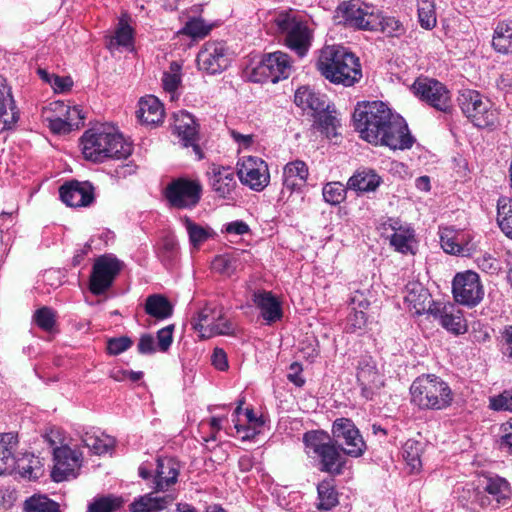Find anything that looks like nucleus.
Segmentation results:
<instances>
[{
    "instance_id": "nucleus-1",
    "label": "nucleus",
    "mask_w": 512,
    "mask_h": 512,
    "mask_svg": "<svg viewBox=\"0 0 512 512\" xmlns=\"http://www.w3.org/2000/svg\"><path fill=\"white\" fill-rule=\"evenodd\" d=\"M353 119L361 138L371 144L406 150L415 142L405 119L381 101L358 105Z\"/></svg>"
},
{
    "instance_id": "nucleus-2",
    "label": "nucleus",
    "mask_w": 512,
    "mask_h": 512,
    "mask_svg": "<svg viewBox=\"0 0 512 512\" xmlns=\"http://www.w3.org/2000/svg\"><path fill=\"white\" fill-rule=\"evenodd\" d=\"M86 160L102 163L109 159H126L132 153V144L112 125L102 124L84 132L80 138Z\"/></svg>"
},
{
    "instance_id": "nucleus-3",
    "label": "nucleus",
    "mask_w": 512,
    "mask_h": 512,
    "mask_svg": "<svg viewBox=\"0 0 512 512\" xmlns=\"http://www.w3.org/2000/svg\"><path fill=\"white\" fill-rule=\"evenodd\" d=\"M270 29L299 57L308 53L314 36V22L309 15L294 9L279 11L271 19Z\"/></svg>"
},
{
    "instance_id": "nucleus-4",
    "label": "nucleus",
    "mask_w": 512,
    "mask_h": 512,
    "mask_svg": "<svg viewBox=\"0 0 512 512\" xmlns=\"http://www.w3.org/2000/svg\"><path fill=\"white\" fill-rule=\"evenodd\" d=\"M316 65L321 75L334 84L348 87L362 77L359 59L343 46L322 48Z\"/></svg>"
},
{
    "instance_id": "nucleus-5",
    "label": "nucleus",
    "mask_w": 512,
    "mask_h": 512,
    "mask_svg": "<svg viewBox=\"0 0 512 512\" xmlns=\"http://www.w3.org/2000/svg\"><path fill=\"white\" fill-rule=\"evenodd\" d=\"M410 394L412 403L421 410H444L454 400L449 384L435 374L418 376L411 384Z\"/></svg>"
},
{
    "instance_id": "nucleus-6",
    "label": "nucleus",
    "mask_w": 512,
    "mask_h": 512,
    "mask_svg": "<svg viewBox=\"0 0 512 512\" xmlns=\"http://www.w3.org/2000/svg\"><path fill=\"white\" fill-rule=\"evenodd\" d=\"M303 442L308 455H315L320 460V470L332 475H340L345 459L324 431H308L303 436Z\"/></svg>"
},
{
    "instance_id": "nucleus-7",
    "label": "nucleus",
    "mask_w": 512,
    "mask_h": 512,
    "mask_svg": "<svg viewBox=\"0 0 512 512\" xmlns=\"http://www.w3.org/2000/svg\"><path fill=\"white\" fill-rule=\"evenodd\" d=\"M463 115L478 128H494L499 123V112L494 104L480 92L465 89L458 96Z\"/></svg>"
},
{
    "instance_id": "nucleus-8",
    "label": "nucleus",
    "mask_w": 512,
    "mask_h": 512,
    "mask_svg": "<svg viewBox=\"0 0 512 512\" xmlns=\"http://www.w3.org/2000/svg\"><path fill=\"white\" fill-rule=\"evenodd\" d=\"M192 328L204 339L216 335H234L236 324L225 314L224 308L216 303H207L191 319Z\"/></svg>"
},
{
    "instance_id": "nucleus-9",
    "label": "nucleus",
    "mask_w": 512,
    "mask_h": 512,
    "mask_svg": "<svg viewBox=\"0 0 512 512\" xmlns=\"http://www.w3.org/2000/svg\"><path fill=\"white\" fill-rule=\"evenodd\" d=\"M473 501L481 507H500L509 504L512 490L509 482L498 475H483L472 491Z\"/></svg>"
},
{
    "instance_id": "nucleus-10",
    "label": "nucleus",
    "mask_w": 512,
    "mask_h": 512,
    "mask_svg": "<svg viewBox=\"0 0 512 512\" xmlns=\"http://www.w3.org/2000/svg\"><path fill=\"white\" fill-rule=\"evenodd\" d=\"M337 11L349 27L365 31L379 30L380 10L374 5L350 0L340 4Z\"/></svg>"
},
{
    "instance_id": "nucleus-11",
    "label": "nucleus",
    "mask_w": 512,
    "mask_h": 512,
    "mask_svg": "<svg viewBox=\"0 0 512 512\" xmlns=\"http://www.w3.org/2000/svg\"><path fill=\"white\" fill-rule=\"evenodd\" d=\"M292 71V60L287 53L275 51L265 54L261 61L252 69L249 79L252 82H272L287 79Z\"/></svg>"
},
{
    "instance_id": "nucleus-12",
    "label": "nucleus",
    "mask_w": 512,
    "mask_h": 512,
    "mask_svg": "<svg viewBox=\"0 0 512 512\" xmlns=\"http://www.w3.org/2000/svg\"><path fill=\"white\" fill-rule=\"evenodd\" d=\"M124 263L113 254H104L94 260L89 278V290L94 295H102L108 291Z\"/></svg>"
},
{
    "instance_id": "nucleus-13",
    "label": "nucleus",
    "mask_w": 512,
    "mask_h": 512,
    "mask_svg": "<svg viewBox=\"0 0 512 512\" xmlns=\"http://www.w3.org/2000/svg\"><path fill=\"white\" fill-rule=\"evenodd\" d=\"M332 441L350 457H360L366 450V443L354 422L348 418H337L332 425Z\"/></svg>"
},
{
    "instance_id": "nucleus-14",
    "label": "nucleus",
    "mask_w": 512,
    "mask_h": 512,
    "mask_svg": "<svg viewBox=\"0 0 512 512\" xmlns=\"http://www.w3.org/2000/svg\"><path fill=\"white\" fill-rule=\"evenodd\" d=\"M237 175L243 185L260 192L270 182V173L267 163L255 156H243L237 163Z\"/></svg>"
},
{
    "instance_id": "nucleus-15",
    "label": "nucleus",
    "mask_w": 512,
    "mask_h": 512,
    "mask_svg": "<svg viewBox=\"0 0 512 512\" xmlns=\"http://www.w3.org/2000/svg\"><path fill=\"white\" fill-rule=\"evenodd\" d=\"M201 192L202 186L199 181L178 178L166 186L164 195L171 206L185 209L198 204Z\"/></svg>"
},
{
    "instance_id": "nucleus-16",
    "label": "nucleus",
    "mask_w": 512,
    "mask_h": 512,
    "mask_svg": "<svg viewBox=\"0 0 512 512\" xmlns=\"http://www.w3.org/2000/svg\"><path fill=\"white\" fill-rule=\"evenodd\" d=\"M54 466L51 472L55 482H61L78 475L83 463V454L79 448H72L68 444L53 448Z\"/></svg>"
},
{
    "instance_id": "nucleus-17",
    "label": "nucleus",
    "mask_w": 512,
    "mask_h": 512,
    "mask_svg": "<svg viewBox=\"0 0 512 512\" xmlns=\"http://www.w3.org/2000/svg\"><path fill=\"white\" fill-rule=\"evenodd\" d=\"M452 292L456 302L474 307L484 297V289L476 272L465 271L457 273L452 282Z\"/></svg>"
},
{
    "instance_id": "nucleus-18",
    "label": "nucleus",
    "mask_w": 512,
    "mask_h": 512,
    "mask_svg": "<svg viewBox=\"0 0 512 512\" xmlns=\"http://www.w3.org/2000/svg\"><path fill=\"white\" fill-rule=\"evenodd\" d=\"M413 88L415 94L428 105L441 112H449L452 108L451 94L444 84L435 79H418Z\"/></svg>"
},
{
    "instance_id": "nucleus-19",
    "label": "nucleus",
    "mask_w": 512,
    "mask_h": 512,
    "mask_svg": "<svg viewBox=\"0 0 512 512\" xmlns=\"http://www.w3.org/2000/svg\"><path fill=\"white\" fill-rule=\"evenodd\" d=\"M230 61L228 48L223 42L218 41L205 43L197 55L199 70L211 75L221 73L227 69Z\"/></svg>"
},
{
    "instance_id": "nucleus-20",
    "label": "nucleus",
    "mask_w": 512,
    "mask_h": 512,
    "mask_svg": "<svg viewBox=\"0 0 512 512\" xmlns=\"http://www.w3.org/2000/svg\"><path fill=\"white\" fill-rule=\"evenodd\" d=\"M18 447V437L14 433L0 434V475L17 469L24 476L31 478L33 474L32 465H22L24 459H16L15 452Z\"/></svg>"
},
{
    "instance_id": "nucleus-21",
    "label": "nucleus",
    "mask_w": 512,
    "mask_h": 512,
    "mask_svg": "<svg viewBox=\"0 0 512 512\" xmlns=\"http://www.w3.org/2000/svg\"><path fill=\"white\" fill-rule=\"evenodd\" d=\"M357 381L361 386L363 397L372 399L373 395L384 385L383 375L371 356L362 357L357 365Z\"/></svg>"
},
{
    "instance_id": "nucleus-22",
    "label": "nucleus",
    "mask_w": 512,
    "mask_h": 512,
    "mask_svg": "<svg viewBox=\"0 0 512 512\" xmlns=\"http://www.w3.org/2000/svg\"><path fill=\"white\" fill-rule=\"evenodd\" d=\"M61 200L70 207H87L94 201V187L88 181L71 180L59 189Z\"/></svg>"
},
{
    "instance_id": "nucleus-23",
    "label": "nucleus",
    "mask_w": 512,
    "mask_h": 512,
    "mask_svg": "<svg viewBox=\"0 0 512 512\" xmlns=\"http://www.w3.org/2000/svg\"><path fill=\"white\" fill-rule=\"evenodd\" d=\"M385 225L392 231L389 241L395 251L401 254L416 253L417 239L414 229L409 224L390 218Z\"/></svg>"
},
{
    "instance_id": "nucleus-24",
    "label": "nucleus",
    "mask_w": 512,
    "mask_h": 512,
    "mask_svg": "<svg viewBox=\"0 0 512 512\" xmlns=\"http://www.w3.org/2000/svg\"><path fill=\"white\" fill-rule=\"evenodd\" d=\"M180 463L173 457H160L157 459L153 486L155 492H165L177 483L180 473Z\"/></svg>"
},
{
    "instance_id": "nucleus-25",
    "label": "nucleus",
    "mask_w": 512,
    "mask_h": 512,
    "mask_svg": "<svg viewBox=\"0 0 512 512\" xmlns=\"http://www.w3.org/2000/svg\"><path fill=\"white\" fill-rule=\"evenodd\" d=\"M252 301L260 312L266 325H272L283 317L281 301L270 291L257 290L252 294Z\"/></svg>"
},
{
    "instance_id": "nucleus-26",
    "label": "nucleus",
    "mask_w": 512,
    "mask_h": 512,
    "mask_svg": "<svg viewBox=\"0 0 512 512\" xmlns=\"http://www.w3.org/2000/svg\"><path fill=\"white\" fill-rule=\"evenodd\" d=\"M404 300L410 310H413L415 314L421 315L425 312L435 314L436 312L432 308L433 301L431 295L420 282L411 281L405 286Z\"/></svg>"
},
{
    "instance_id": "nucleus-27",
    "label": "nucleus",
    "mask_w": 512,
    "mask_h": 512,
    "mask_svg": "<svg viewBox=\"0 0 512 512\" xmlns=\"http://www.w3.org/2000/svg\"><path fill=\"white\" fill-rule=\"evenodd\" d=\"M19 120V112L6 79L0 75V133L11 130Z\"/></svg>"
},
{
    "instance_id": "nucleus-28",
    "label": "nucleus",
    "mask_w": 512,
    "mask_h": 512,
    "mask_svg": "<svg viewBox=\"0 0 512 512\" xmlns=\"http://www.w3.org/2000/svg\"><path fill=\"white\" fill-rule=\"evenodd\" d=\"M174 130L182 145L192 147L198 159H201L202 153L197 144L198 130L194 117L187 112H180V114L176 116Z\"/></svg>"
},
{
    "instance_id": "nucleus-29",
    "label": "nucleus",
    "mask_w": 512,
    "mask_h": 512,
    "mask_svg": "<svg viewBox=\"0 0 512 512\" xmlns=\"http://www.w3.org/2000/svg\"><path fill=\"white\" fill-rule=\"evenodd\" d=\"M212 190L222 198H230L236 187L235 174L232 168L212 165L208 172Z\"/></svg>"
},
{
    "instance_id": "nucleus-30",
    "label": "nucleus",
    "mask_w": 512,
    "mask_h": 512,
    "mask_svg": "<svg viewBox=\"0 0 512 512\" xmlns=\"http://www.w3.org/2000/svg\"><path fill=\"white\" fill-rule=\"evenodd\" d=\"M309 169L307 164L302 160H294L288 162L283 168V189L281 194L284 195L285 190L293 192L301 189L307 181Z\"/></svg>"
},
{
    "instance_id": "nucleus-31",
    "label": "nucleus",
    "mask_w": 512,
    "mask_h": 512,
    "mask_svg": "<svg viewBox=\"0 0 512 512\" xmlns=\"http://www.w3.org/2000/svg\"><path fill=\"white\" fill-rule=\"evenodd\" d=\"M441 247L449 254H465L469 252V235L452 227H442L439 230Z\"/></svg>"
},
{
    "instance_id": "nucleus-32",
    "label": "nucleus",
    "mask_w": 512,
    "mask_h": 512,
    "mask_svg": "<svg viewBox=\"0 0 512 512\" xmlns=\"http://www.w3.org/2000/svg\"><path fill=\"white\" fill-rule=\"evenodd\" d=\"M295 104L303 110H310L313 115L329 108L327 97L316 93L308 86L299 87L294 95Z\"/></svg>"
},
{
    "instance_id": "nucleus-33",
    "label": "nucleus",
    "mask_w": 512,
    "mask_h": 512,
    "mask_svg": "<svg viewBox=\"0 0 512 512\" xmlns=\"http://www.w3.org/2000/svg\"><path fill=\"white\" fill-rule=\"evenodd\" d=\"M154 493L153 490L136 498L129 506L130 512H160L175 500L171 493L164 496H154Z\"/></svg>"
},
{
    "instance_id": "nucleus-34",
    "label": "nucleus",
    "mask_w": 512,
    "mask_h": 512,
    "mask_svg": "<svg viewBox=\"0 0 512 512\" xmlns=\"http://www.w3.org/2000/svg\"><path fill=\"white\" fill-rule=\"evenodd\" d=\"M381 177L370 168L358 169L348 180L347 188L357 192H373L381 184Z\"/></svg>"
},
{
    "instance_id": "nucleus-35",
    "label": "nucleus",
    "mask_w": 512,
    "mask_h": 512,
    "mask_svg": "<svg viewBox=\"0 0 512 512\" xmlns=\"http://www.w3.org/2000/svg\"><path fill=\"white\" fill-rule=\"evenodd\" d=\"M138 106L137 114L141 122L151 125L162 122L164 109L158 98L152 95L143 97Z\"/></svg>"
},
{
    "instance_id": "nucleus-36",
    "label": "nucleus",
    "mask_w": 512,
    "mask_h": 512,
    "mask_svg": "<svg viewBox=\"0 0 512 512\" xmlns=\"http://www.w3.org/2000/svg\"><path fill=\"white\" fill-rule=\"evenodd\" d=\"M134 42L133 28L128 24L127 15H122L113 35L107 37L106 46L109 50H117L120 47L132 49Z\"/></svg>"
},
{
    "instance_id": "nucleus-37",
    "label": "nucleus",
    "mask_w": 512,
    "mask_h": 512,
    "mask_svg": "<svg viewBox=\"0 0 512 512\" xmlns=\"http://www.w3.org/2000/svg\"><path fill=\"white\" fill-rule=\"evenodd\" d=\"M493 48L503 54L512 53V20L501 21L494 29Z\"/></svg>"
},
{
    "instance_id": "nucleus-38",
    "label": "nucleus",
    "mask_w": 512,
    "mask_h": 512,
    "mask_svg": "<svg viewBox=\"0 0 512 512\" xmlns=\"http://www.w3.org/2000/svg\"><path fill=\"white\" fill-rule=\"evenodd\" d=\"M496 221L501 231L512 239V198L501 196L497 200Z\"/></svg>"
},
{
    "instance_id": "nucleus-39",
    "label": "nucleus",
    "mask_w": 512,
    "mask_h": 512,
    "mask_svg": "<svg viewBox=\"0 0 512 512\" xmlns=\"http://www.w3.org/2000/svg\"><path fill=\"white\" fill-rule=\"evenodd\" d=\"M81 443L95 455L107 453L114 446V439L109 436H97L90 432H85L81 436Z\"/></svg>"
},
{
    "instance_id": "nucleus-40",
    "label": "nucleus",
    "mask_w": 512,
    "mask_h": 512,
    "mask_svg": "<svg viewBox=\"0 0 512 512\" xmlns=\"http://www.w3.org/2000/svg\"><path fill=\"white\" fill-rule=\"evenodd\" d=\"M183 225L186 228V231L189 236V242L193 249L198 250L200 246L206 242L209 238L212 237L213 231L208 227H203L195 222H193L190 218L185 217L183 220Z\"/></svg>"
},
{
    "instance_id": "nucleus-41",
    "label": "nucleus",
    "mask_w": 512,
    "mask_h": 512,
    "mask_svg": "<svg viewBox=\"0 0 512 512\" xmlns=\"http://www.w3.org/2000/svg\"><path fill=\"white\" fill-rule=\"evenodd\" d=\"M182 65L176 61H173L168 70L163 72L162 75V86L165 92L170 94V99L176 98V92L182 82Z\"/></svg>"
},
{
    "instance_id": "nucleus-42",
    "label": "nucleus",
    "mask_w": 512,
    "mask_h": 512,
    "mask_svg": "<svg viewBox=\"0 0 512 512\" xmlns=\"http://www.w3.org/2000/svg\"><path fill=\"white\" fill-rule=\"evenodd\" d=\"M145 312L157 319H166L172 314V305L161 295H151L146 299Z\"/></svg>"
},
{
    "instance_id": "nucleus-43",
    "label": "nucleus",
    "mask_w": 512,
    "mask_h": 512,
    "mask_svg": "<svg viewBox=\"0 0 512 512\" xmlns=\"http://www.w3.org/2000/svg\"><path fill=\"white\" fill-rule=\"evenodd\" d=\"M327 108L323 112L316 113L314 124L317 129L324 133L328 138L337 136V128L340 126L339 120L334 115V111Z\"/></svg>"
},
{
    "instance_id": "nucleus-44",
    "label": "nucleus",
    "mask_w": 512,
    "mask_h": 512,
    "mask_svg": "<svg viewBox=\"0 0 512 512\" xmlns=\"http://www.w3.org/2000/svg\"><path fill=\"white\" fill-rule=\"evenodd\" d=\"M319 510H330L338 504V493L332 481H322L317 486Z\"/></svg>"
},
{
    "instance_id": "nucleus-45",
    "label": "nucleus",
    "mask_w": 512,
    "mask_h": 512,
    "mask_svg": "<svg viewBox=\"0 0 512 512\" xmlns=\"http://www.w3.org/2000/svg\"><path fill=\"white\" fill-rule=\"evenodd\" d=\"M440 323L448 331L461 334L466 331V325L460 311H454L453 307H444L440 313Z\"/></svg>"
},
{
    "instance_id": "nucleus-46",
    "label": "nucleus",
    "mask_w": 512,
    "mask_h": 512,
    "mask_svg": "<svg viewBox=\"0 0 512 512\" xmlns=\"http://www.w3.org/2000/svg\"><path fill=\"white\" fill-rule=\"evenodd\" d=\"M423 452L422 443L415 440H407L403 446V458L411 471H419L422 466L421 454Z\"/></svg>"
},
{
    "instance_id": "nucleus-47",
    "label": "nucleus",
    "mask_w": 512,
    "mask_h": 512,
    "mask_svg": "<svg viewBox=\"0 0 512 512\" xmlns=\"http://www.w3.org/2000/svg\"><path fill=\"white\" fill-rule=\"evenodd\" d=\"M418 21L420 26L426 30H431L436 26L434 0H418Z\"/></svg>"
},
{
    "instance_id": "nucleus-48",
    "label": "nucleus",
    "mask_w": 512,
    "mask_h": 512,
    "mask_svg": "<svg viewBox=\"0 0 512 512\" xmlns=\"http://www.w3.org/2000/svg\"><path fill=\"white\" fill-rule=\"evenodd\" d=\"M123 501L114 495L95 497L89 504L87 512H116L122 507Z\"/></svg>"
},
{
    "instance_id": "nucleus-49",
    "label": "nucleus",
    "mask_w": 512,
    "mask_h": 512,
    "mask_svg": "<svg viewBox=\"0 0 512 512\" xmlns=\"http://www.w3.org/2000/svg\"><path fill=\"white\" fill-rule=\"evenodd\" d=\"M49 110L51 112L65 111V119L70 122V126L78 127L81 121L85 118L82 114V109L79 106H70L63 101H55L50 103Z\"/></svg>"
},
{
    "instance_id": "nucleus-50",
    "label": "nucleus",
    "mask_w": 512,
    "mask_h": 512,
    "mask_svg": "<svg viewBox=\"0 0 512 512\" xmlns=\"http://www.w3.org/2000/svg\"><path fill=\"white\" fill-rule=\"evenodd\" d=\"M212 26L207 24L202 18L193 17L189 19L179 33L189 36L193 39L204 38L211 31Z\"/></svg>"
},
{
    "instance_id": "nucleus-51",
    "label": "nucleus",
    "mask_w": 512,
    "mask_h": 512,
    "mask_svg": "<svg viewBox=\"0 0 512 512\" xmlns=\"http://www.w3.org/2000/svg\"><path fill=\"white\" fill-rule=\"evenodd\" d=\"M346 189L340 182H329L323 186L324 201L330 205H338L346 198Z\"/></svg>"
},
{
    "instance_id": "nucleus-52",
    "label": "nucleus",
    "mask_w": 512,
    "mask_h": 512,
    "mask_svg": "<svg viewBox=\"0 0 512 512\" xmlns=\"http://www.w3.org/2000/svg\"><path fill=\"white\" fill-rule=\"evenodd\" d=\"M241 265L236 256L219 255L212 262V268L225 276H232Z\"/></svg>"
},
{
    "instance_id": "nucleus-53",
    "label": "nucleus",
    "mask_w": 512,
    "mask_h": 512,
    "mask_svg": "<svg viewBox=\"0 0 512 512\" xmlns=\"http://www.w3.org/2000/svg\"><path fill=\"white\" fill-rule=\"evenodd\" d=\"M26 512H56L58 505L46 496H32L25 502Z\"/></svg>"
},
{
    "instance_id": "nucleus-54",
    "label": "nucleus",
    "mask_w": 512,
    "mask_h": 512,
    "mask_svg": "<svg viewBox=\"0 0 512 512\" xmlns=\"http://www.w3.org/2000/svg\"><path fill=\"white\" fill-rule=\"evenodd\" d=\"M56 312L49 307H42L36 310L33 319L37 326L46 332L53 331L56 324Z\"/></svg>"
},
{
    "instance_id": "nucleus-55",
    "label": "nucleus",
    "mask_w": 512,
    "mask_h": 512,
    "mask_svg": "<svg viewBox=\"0 0 512 512\" xmlns=\"http://www.w3.org/2000/svg\"><path fill=\"white\" fill-rule=\"evenodd\" d=\"M389 37H399L405 32L403 25L394 17H385L380 11L379 30Z\"/></svg>"
},
{
    "instance_id": "nucleus-56",
    "label": "nucleus",
    "mask_w": 512,
    "mask_h": 512,
    "mask_svg": "<svg viewBox=\"0 0 512 512\" xmlns=\"http://www.w3.org/2000/svg\"><path fill=\"white\" fill-rule=\"evenodd\" d=\"M39 74L41 78L48 83H50L51 87L55 92L62 93L69 90L73 84L70 77H60L57 75H49L44 70H39Z\"/></svg>"
},
{
    "instance_id": "nucleus-57",
    "label": "nucleus",
    "mask_w": 512,
    "mask_h": 512,
    "mask_svg": "<svg viewBox=\"0 0 512 512\" xmlns=\"http://www.w3.org/2000/svg\"><path fill=\"white\" fill-rule=\"evenodd\" d=\"M367 322L366 314L363 310H357L353 307V311L348 315L345 330L354 333L362 330Z\"/></svg>"
},
{
    "instance_id": "nucleus-58",
    "label": "nucleus",
    "mask_w": 512,
    "mask_h": 512,
    "mask_svg": "<svg viewBox=\"0 0 512 512\" xmlns=\"http://www.w3.org/2000/svg\"><path fill=\"white\" fill-rule=\"evenodd\" d=\"M490 408L496 411H512V389L490 398Z\"/></svg>"
},
{
    "instance_id": "nucleus-59",
    "label": "nucleus",
    "mask_w": 512,
    "mask_h": 512,
    "mask_svg": "<svg viewBox=\"0 0 512 512\" xmlns=\"http://www.w3.org/2000/svg\"><path fill=\"white\" fill-rule=\"evenodd\" d=\"M132 340L127 336L111 338L107 342V351L111 355H119L132 346Z\"/></svg>"
},
{
    "instance_id": "nucleus-60",
    "label": "nucleus",
    "mask_w": 512,
    "mask_h": 512,
    "mask_svg": "<svg viewBox=\"0 0 512 512\" xmlns=\"http://www.w3.org/2000/svg\"><path fill=\"white\" fill-rule=\"evenodd\" d=\"M501 438L499 441V449L502 452L512 453V418L501 425Z\"/></svg>"
},
{
    "instance_id": "nucleus-61",
    "label": "nucleus",
    "mask_w": 512,
    "mask_h": 512,
    "mask_svg": "<svg viewBox=\"0 0 512 512\" xmlns=\"http://www.w3.org/2000/svg\"><path fill=\"white\" fill-rule=\"evenodd\" d=\"M174 326L169 325L157 332V347L159 351L165 352L169 349L173 342Z\"/></svg>"
},
{
    "instance_id": "nucleus-62",
    "label": "nucleus",
    "mask_w": 512,
    "mask_h": 512,
    "mask_svg": "<svg viewBox=\"0 0 512 512\" xmlns=\"http://www.w3.org/2000/svg\"><path fill=\"white\" fill-rule=\"evenodd\" d=\"M478 267L487 273L494 274L499 270V262L490 254H482L476 259Z\"/></svg>"
},
{
    "instance_id": "nucleus-63",
    "label": "nucleus",
    "mask_w": 512,
    "mask_h": 512,
    "mask_svg": "<svg viewBox=\"0 0 512 512\" xmlns=\"http://www.w3.org/2000/svg\"><path fill=\"white\" fill-rule=\"evenodd\" d=\"M47 120L49 121L48 126L53 133L66 134L72 130L70 122L61 116L47 117Z\"/></svg>"
},
{
    "instance_id": "nucleus-64",
    "label": "nucleus",
    "mask_w": 512,
    "mask_h": 512,
    "mask_svg": "<svg viewBox=\"0 0 512 512\" xmlns=\"http://www.w3.org/2000/svg\"><path fill=\"white\" fill-rule=\"evenodd\" d=\"M137 349L140 354H153L157 351L158 347L152 335L144 334L139 339Z\"/></svg>"
}]
</instances>
